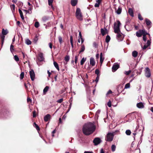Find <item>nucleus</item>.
<instances>
[{
    "instance_id": "obj_18",
    "label": "nucleus",
    "mask_w": 153,
    "mask_h": 153,
    "mask_svg": "<svg viewBox=\"0 0 153 153\" xmlns=\"http://www.w3.org/2000/svg\"><path fill=\"white\" fill-rule=\"evenodd\" d=\"M128 13L131 16H134V13L132 9L131 8H129L128 10Z\"/></svg>"
},
{
    "instance_id": "obj_60",
    "label": "nucleus",
    "mask_w": 153,
    "mask_h": 153,
    "mask_svg": "<svg viewBox=\"0 0 153 153\" xmlns=\"http://www.w3.org/2000/svg\"><path fill=\"white\" fill-rule=\"evenodd\" d=\"M112 93V92L111 91V90H109L107 92V93L106 94V95H108V94H111Z\"/></svg>"
},
{
    "instance_id": "obj_59",
    "label": "nucleus",
    "mask_w": 153,
    "mask_h": 153,
    "mask_svg": "<svg viewBox=\"0 0 153 153\" xmlns=\"http://www.w3.org/2000/svg\"><path fill=\"white\" fill-rule=\"evenodd\" d=\"M79 39H81L82 38V36L81 32L80 31L79 32Z\"/></svg>"
},
{
    "instance_id": "obj_40",
    "label": "nucleus",
    "mask_w": 153,
    "mask_h": 153,
    "mask_svg": "<svg viewBox=\"0 0 153 153\" xmlns=\"http://www.w3.org/2000/svg\"><path fill=\"white\" fill-rule=\"evenodd\" d=\"M58 39L60 44H61L63 42L62 38L61 36H59L58 37Z\"/></svg>"
},
{
    "instance_id": "obj_48",
    "label": "nucleus",
    "mask_w": 153,
    "mask_h": 153,
    "mask_svg": "<svg viewBox=\"0 0 153 153\" xmlns=\"http://www.w3.org/2000/svg\"><path fill=\"white\" fill-rule=\"evenodd\" d=\"M14 58L15 60L17 62L19 61V59L17 55H15L14 56Z\"/></svg>"
},
{
    "instance_id": "obj_5",
    "label": "nucleus",
    "mask_w": 153,
    "mask_h": 153,
    "mask_svg": "<svg viewBox=\"0 0 153 153\" xmlns=\"http://www.w3.org/2000/svg\"><path fill=\"white\" fill-rule=\"evenodd\" d=\"M44 58L43 56V53H40L38 54V56L37 58V59L38 61L40 62H42L44 61Z\"/></svg>"
},
{
    "instance_id": "obj_14",
    "label": "nucleus",
    "mask_w": 153,
    "mask_h": 153,
    "mask_svg": "<svg viewBox=\"0 0 153 153\" xmlns=\"http://www.w3.org/2000/svg\"><path fill=\"white\" fill-rule=\"evenodd\" d=\"M102 0H96L97 3L94 5V7H99L100 5L102 3Z\"/></svg>"
},
{
    "instance_id": "obj_3",
    "label": "nucleus",
    "mask_w": 153,
    "mask_h": 153,
    "mask_svg": "<svg viewBox=\"0 0 153 153\" xmlns=\"http://www.w3.org/2000/svg\"><path fill=\"white\" fill-rule=\"evenodd\" d=\"M114 134L111 133H108L107 135L105 140L107 141H111L113 139Z\"/></svg>"
},
{
    "instance_id": "obj_32",
    "label": "nucleus",
    "mask_w": 153,
    "mask_h": 153,
    "mask_svg": "<svg viewBox=\"0 0 153 153\" xmlns=\"http://www.w3.org/2000/svg\"><path fill=\"white\" fill-rule=\"evenodd\" d=\"M86 58H85L84 57H83L82 59L80 61V65H82L84 63L85 61H86Z\"/></svg>"
},
{
    "instance_id": "obj_62",
    "label": "nucleus",
    "mask_w": 153,
    "mask_h": 153,
    "mask_svg": "<svg viewBox=\"0 0 153 153\" xmlns=\"http://www.w3.org/2000/svg\"><path fill=\"white\" fill-rule=\"evenodd\" d=\"M120 88L121 89L122 88V89L123 88V87L122 86H120V85H119V86H118V90H117V91H118V92H120V91H119V89Z\"/></svg>"
},
{
    "instance_id": "obj_57",
    "label": "nucleus",
    "mask_w": 153,
    "mask_h": 153,
    "mask_svg": "<svg viewBox=\"0 0 153 153\" xmlns=\"http://www.w3.org/2000/svg\"><path fill=\"white\" fill-rule=\"evenodd\" d=\"M78 56H75V62L76 64L77 63V61L78 60Z\"/></svg>"
},
{
    "instance_id": "obj_36",
    "label": "nucleus",
    "mask_w": 153,
    "mask_h": 153,
    "mask_svg": "<svg viewBox=\"0 0 153 153\" xmlns=\"http://www.w3.org/2000/svg\"><path fill=\"white\" fill-rule=\"evenodd\" d=\"M100 71L98 69H96L95 73L97 75V76H100Z\"/></svg>"
},
{
    "instance_id": "obj_1",
    "label": "nucleus",
    "mask_w": 153,
    "mask_h": 153,
    "mask_svg": "<svg viewBox=\"0 0 153 153\" xmlns=\"http://www.w3.org/2000/svg\"><path fill=\"white\" fill-rule=\"evenodd\" d=\"M95 130L94 125L91 123L85 124L82 129L83 133L85 135H89L92 134Z\"/></svg>"
},
{
    "instance_id": "obj_43",
    "label": "nucleus",
    "mask_w": 153,
    "mask_h": 153,
    "mask_svg": "<svg viewBox=\"0 0 153 153\" xmlns=\"http://www.w3.org/2000/svg\"><path fill=\"white\" fill-rule=\"evenodd\" d=\"M0 36L1 37V42H4V40L5 37V36H2V35H0Z\"/></svg>"
},
{
    "instance_id": "obj_39",
    "label": "nucleus",
    "mask_w": 153,
    "mask_h": 153,
    "mask_svg": "<svg viewBox=\"0 0 153 153\" xmlns=\"http://www.w3.org/2000/svg\"><path fill=\"white\" fill-rule=\"evenodd\" d=\"M131 132L130 130H127L126 131V133L128 135H130L131 134Z\"/></svg>"
},
{
    "instance_id": "obj_64",
    "label": "nucleus",
    "mask_w": 153,
    "mask_h": 153,
    "mask_svg": "<svg viewBox=\"0 0 153 153\" xmlns=\"http://www.w3.org/2000/svg\"><path fill=\"white\" fill-rule=\"evenodd\" d=\"M49 47L51 49H52V45L51 43L50 42L49 43Z\"/></svg>"
},
{
    "instance_id": "obj_4",
    "label": "nucleus",
    "mask_w": 153,
    "mask_h": 153,
    "mask_svg": "<svg viewBox=\"0 0 153 153\" xmlns=\"http://www.w3.org/2000/svg\"><path fill=\"white\" fill-rule=\"evenodd\" d=\"M145 72V76L147 78L150 77L151 76V73L150 69L149 68H146Z\"/></svg>"
},
{
    "instance_id": "obj_10",
    "label": "nucleus",
    "mask_w": 153,
    "mask_h": 153,
    "mask_svg": "<svg viewBox=\"0 0 153 153\" xmlns=\"http://www.w3.org/2000/svg\"><path fill=\"white\" fill-rule=\"evenodd\" d=\"M144 30H139L138 31L136 32V36L138 37H140L142 35H143V34L144 33Z\"/></svg>"
},
{
    "instance_id": "obj_11",
    "label": "nucleus",
    "mask_w": 153,
    "mask_h": 153,
    "mask_svg": "<svg viewBox=\"0 0 153 153\" xmlns=\"http://www.w3.org/2000/svg\"><path fill=\"white\" fill-rule=\"evenodd\" d=\"M108 32L107 29L105 28H104V29L103 28L101 29V32L102 36H104L106 34H108Z\"/></svg>"
},
{
    "instance_id": "obj_34",
    "label": "nucleus",
    "mask_w": 153,
    "mask_h": 153,
    "mask_svg": "<svg viewBox=\"0 0 153 153\" xmlns=\"http://www.w3.org/2000/svg\"><path fill=\"white\" fill-rule=\"evenodd\" d=\"M70 59V57L69 56H66L64 58L66 62L67 63L68 61H69Z\"/></svg>"
},
{
    "instance_id": "obj_51",
    "label": "nucleus",
    "mask_w": 153,
    "mask_h": 153,
    "mask_svg": "<svg viewBox=\"0 0 153 153\" xmlns=\"http://www.w3.org/2000/svg\"><path fill=\"white\" fill-rule=\"evenodd\" d=\"M63 101V98H61V99H60L57 100V101L56 102L59 103H61Z\"/></svg>"
},
{
    "instance_id": "obj_63",
    "label": "nucleus",
    "mask_w": 153,
    "mask_h": 153,
    "mask_svg": "<svg viewBox=\"0 0 153 153\" xmlns=\"http://www.w3.org/2000/svg\"><path fill=\"white\" fill-rule=\"evenodd\" d=\"M148 47V46L146 45H144L143 47V50H145L146 49L147 47Z\"/></svg>"
},
{
    "instance_id": "obj_50",
    "label": "nucleus",
    "mask_w": 153,
    "mask_h": 153,
    "mask_svg": "<svg viewBox=\"0 0 153 153\" xmlns=\"http://www.w3.org/2000/svg\"><path fill=\"white\" fill-rule=\"evenodd\" d=\"M150 40H151V39H150ZM151 44V42L150 40H148L147 41V42L146 43V45L147 46L149 47V46Z\"/></svg>"
},
{
    "instance_id": "obj_9",
    "label": "nucleus",
    "mask_w": 153,
    "mask_h": 153,
    "mask_svg": "<svg viewBox=\"0 0 153 153\" xmlns=\"http://www.w3.org/2000/svg\"><path fill=\"white\" fill-rule=\"evenodd\" d=\"M29 74L31 80L33 81L35 77V74L33 69H31L29 72Z\"/></svg>"
},
{
    "instance_id": "obj_6",
    "label": "nucleus",
    "mask_w": 153,
    "mask_h": 153,
    "mask_svg": "<svg viewBox=\"0 0 153 153\" xmlns=\"http://www.w3.org/2000/svg\"><path fill=\"white\" fill-rule=\"evenodd\" d=\"M101 140L99 137L95 138L93 140V143L95 145H97L101 142Z\"/></svg>"
},
{
    "instance_id": "obj_61",
    "label": "nucleus",
    "mask_w": 153,
    "mask_h": 153,
    "mask_svg": "<svg viewBox=\"0 0 153 153\" xmlns=\"http://www.w3.org/2000/svg\"><path fill=\"white\" fill-rule=\"evenodd\" d=\"M27 102H31V100L30 97H27Z\"/></svg>"
},
{
    "instance_id": "obj_27",
    "label": "nucleus",
    "mask_w": 153,
    "mask_h": 153,
    "mask_svg": "<svg viewBox=\"0 0 153 153\" xmlns=\"http://www.w3.org/2000/svg\"><path fill=\"white\" fill-rule=\"evenodd\" d=\"M53 65L56 68L58 71H59V65L58 63L55 61H54L53 62Z\"/></svg>"
},
{
    "instance_id": "obj_35",
    "label": "nucleus",
    "mask_w": 153,
    "mask_h": 153,
    "mask_svg": "<svg viewBox=\"0 0 153 153\" xmlns=\"http://www.w3.org/2000/svg\"><path fill=\"white\" fill-rule=\"evenodd\" d=\"M116 146L114 145H112L111 147V150L112 152H114L115 150Z\"/></svg>"
},
{
    "instance_id": "obj_22",
    "label": "nucleus",
    "mask_w": 153,
    "mask_h": 153,
    "mask_svg": "<svg viewBox=\"0 0 153 153\" xmlns=\"http://www.w3.org/2000/svg\"><path fill=\"white\" fill-rule=\"evenodd\" d=\"M8 33V32L7 30H5L4 28L2 29V36L6 35Z\"/></svg>"
},
{
    "instance_id": "obj_41",
    "label": "nucleus",
    "mask_w": 153,
    "mask_h": 153,
    "mask_svg": "<svg viewBox=\"0 0 153 153\" xmlns=\"http://www.w3.org/2000/svg\"><path fill=\"white\" fill-rule=\"evenodd\" d=\"M24 76V72H22L20 75V79H22Z\"/></svg>"
},
{
    "instance_id": "obj_7",
    "label": "nucleus",
    "mask_w": 153,
    "mask_h": 153,
    "mask_svg": "<svg viewBox=\"0 0 153 153\" xmlns=\"http://www.w3.org/2000/svg\"><path fill=\"white\" fill-rule=\"evenodd\" d=\"M145 22L148 29H149L152 27V22L149 19H145Z\"/></svg>"
},
{
    "instance_id": "obj_42",
    "label": "nucleus",
    "mask_w": 153,
    "mask_h": 153,
    "mask_svg": "<svg viewBox=\"0 0 153 153\" xmlns=\"http://www.w3.org/2000/svg\"><path fill=\"white\" fill-rule=\"evenodd\" d=\"M39 24L38 22H36L34 24V26L36 28H38L39 27Z\"/></svg>"
},
{
    "instance_id": "obj_52",
    "label": "nucleus",
    "mask_w": 153,
    "mask_h": 153,
    "mask_svg": "<svg viewBox=\"0 0 153 153\" xmlns=\"http://www.w3.org/2000/svg\"><path fill=\"white\" fill-rule=\"evenodd\" d=\"M107 105L109 107H111V103L110 100H109L108 102Z\"/></svg>"
},
{
    "instance_id": "obj_58",
    "label": "nucleus",
    "mask_w": 153,
    "mask_h": 153,
    "mask_svg": "<svg viewBox=\"0 0 153 153\" xmlns=\"http://www.w3.org/2000/svg\"><path fill=\"white\" fill-rule=\"evenodd\" d=\"M143 39L146 42V37L145 35H143Z\"/></svg>"
},
{
    "instance_id": "obj_19",
    "label": "nucleus",
    "mask_w": 153,
    "mask_h": 153,
    "mask_svg": "<svg viewBox=\"0 0 153 153\" xmlns=\"http://www.w3.org/2000/svg\"><path fill=\"white\" fill-rule=\"evenodd\" d=\"M85 49V47L84 44L81 45V48L80 51H79V54L83 52L84 51Z\"/></svg>"
},
{
    "instance_id": "obj_53",
    "label": "nucleus",
    "mask_w": 153,
    "mask_h": 153,
    "mask_svg": "<svg viewBox=\"0 0 153 153\" xmlns=\"http://www.w3.org/2000/svg\"><path fill=\"white\" fill-rule=\"evenodd\" d=\"M143 30H144V33L143 34V35H145V36H146V35H149V33H147V32H146L144 30V29H143Z\"/></svg>"
},
{
    "instance_id": "obj_25",
    "label": "nucleus",
    "mask_w": 153,
    "mask_h": 153,
    "mask_svg": "<svg viewBox=\"0 0 153 153\" xmlns=\"http://www.w3.org/2000/svg\"><path fill=\"white\" fill-rule=\"evenodd\" d=\"M104 59V58H103V55H102V53H101L100 54V62L101 64H102L103 60Z\"/></svg>"
},
{
    "instance_id": "obj_8",
    "label": "nucleus",
    "mask_w": 153,
    "mask_h": 153,
    "mask_svg": "<svg viewBox=\"0 0 153 153\" xmlns=\"http://www.w3.org/2000/svg\"><path fill=\"white\" fill-rule=\"evenodd\" d=\"M120 68V65L118 63H115L112 66V70L113 72L115 71Z\"/></svg>"
},
{
    "instance_id": "obj_55",
    "label": "nucleus",
    "mask_w": 153,
    "mask_h": 153,
    "mask_svg": "<svg viewBox=\"0 0 153 153\" xmlns=\"http://www.w3.org/2000/svg\"><path fill=\"white\" fill-rule=\"evenodd\" d=\"M131 72V70H129V71H126L125 74L127 75H129Z\"/></svg>"
},
{
    "instance_id": "obj_49",
    "label": "nucleus",
    "mask_w": 153,
    "mask_h": 153,
    "mask_svg": "<svg viewBox=\"0 0 153 153\" xmlns=\"http://www.w3.org/2000/svg\"><path fill=\"white\" fill-rule=\"evenodd\" d=\"M93 45L94 47H95L96 48H97L98 47V45L96 43V42H94L93 43Z\"/></svg>"
},
{
    "instance_id": "obj_54",
    "label": "nucleus",
    "mask_w": 153,
    "mask_h": 153,
    "mask_svg": "<svg viewBox=\"0 0 153 153\" xmlns=\"http://www.w3.org/2000/svg\"><path fill=\"white\" fill-rule=\"evenodd\" d=\"M33 117H36V111H35L33 112Z\"/></svg>"
},
{
    "instance_id": "obj_23",
    "label": "nucleus",
    "mask_w": 153,
    "mask_h": 153,
    "mask_svg": "<svg viewBox=\"0 0 153 153\" xmlns=\"http://www.w3.org/2000/svg\"><path fill=\"white\" fill-rule=\"evenodd\" d=\"M114 32L116 33H118L121 32L120 28L114 27Z\"/></svg>"
},
{
    "instance_id": "obj_17",
    "label": "nucleus",
    "mask_w": 153,
    "mask_h": 153,
    "mask_svg": "<svg viewBox=\"0 0 153 153\" xmlns=\"http://www.w3.org/2000/svg\"><path fill=\"white\" fill-rule=\"evenodd\" d=\"M117 25H116V23L115 22L114 24V27L120 28V26L121 24L120 21L119 20L117 21Z\"/></svg>"
},
{
    "instance_id": "obj_31",
    "label": "nucleus",
    "mask_w": 153,
    "mask_h": 153,
    "mask_svg": "<svg viewBox=\"0 0 153 153\" xmlns=\"http://www.w3.org/2000/svg\"><path fill=\"white\" fill-rule=\"evenodd\" d=\"M70 43L71 44V45L72 48H73L74 47L73 44V38L72 36H70Z\"/></svg>"
},
{
    "instance_id": "obj_12",
    "label": "nucleus",
    "mask_w": 153,
    "mask_h": 153,
    "mask_svg": "<svg viewBox=\"0 0 153 153\" xmlns=\"http://www.w3.org/2000/svg\"><path fill=\"white\" fill-rule=\"evenodd\" d=\"M123 35V34L121 32L117 33V37L118 40L121 41L123 39V37L122 36Z\"/></svg>"
},
{
    "instance_id": "obj_16",
    "label": "nucleus",
    "mask_w": 153,
    "mask_h": 153,
    "mask_svg": "<svg viewBox=\"0 0 153 153\" xmlns=\"http://www.w3.org/2000/svg\"><path fill=\"white\" fill-rule=\"evenodd\" d=\"M78 0H71V3L73 6H75L77 4Z\"/></svg>"
},
{
    "instance_id": "obj_28",
    "label": "nucleus",
    "mask_w": 153,
    "mask_h": 153,
    "mask_svg": "<svg viewBox=\"0 0 153 153\" xmlns=\"http://www.w3.org/2000/svg\"><path fill=\"white\" fill-rule=\"evenodd\" d=\"M122 9V8L120 7H119L117 10L116 11V12L118 14H120L121 13Z\"/></svg>"
},
{
    "instance_id": "obj_38",
    "label": "nucleus",
    "mask_w": 153,
    "mask_h": 153,
    "mask_svg": "<svg viewBox=\"0 0 153 153\" xmlns=\"http://www.w3.org/2000/svg\"><path fill=\"white\" fill-rule=\"evenodd\" d=\"M11 8L13 11L14 12L15 10V5L14 4H13L10 5Z\"/></svg>"
},
{
    "instance_id": "obj_46",
    "label": "nucleus",
    "mask_w": 153,
    "mask_h": 153,
    "mask_svg": "<svg viewBox=\"0 0 153 153\" xmlns=\"http://www.w3.org/2000/svg\"><path fill=\"white\" fill-rule=\"evenodd\" d=\"M130 87V84L129 83H127L126 84L124 88L125 89H127L128 88Z\"/></svg>"
},
{
    "instance_id": "obj_15",
    "label": "nucleus",
    "mask_w": 153,
    "mask_h": 153,
    "mask_svg": "<svg viewBox=\"0 0 153 153\" xmlns=\"http://www.w3.org/2000/svg\"><path fill=\"white\" fill-rule=\"evenodd\" d=\"M90 64L92 66H94L95 64V62L94 58L93 57H91L90 59Z\"/></svg>"
},
{
    "instance_id": "obj_56",
    "label": "nucleus",
    "mask_w": 153,
    "mask_h": 153,
    "mask_svg": "<svg viewBox=\"0 0 153 153\" xmlns=\"http://www.w3.org/2000/svg\"><path fill=\"white\" fill-rule=\"evenodd\" d=\"M99 76H97L95 80V81L96 82H98L99 79Z\"/></svg>"
},
{
    "instance_id": "obj_2",
    "label": "nucleus",
    "mask_w": 153,
    "mask_h": 153,
    "mask_svg": "<svg viewBox=\"0 0 153 153\" xmlns=\"http://www.w3.org/2000/svg\"><path fill=\"white\" fill-rule=\"evenodd\" d=\"M76 18L80 21L83 20V16L81 11L80 9L77 8L76 12Z\"/></svg>"
},
{
    "instance_id": "obj_37",
    "label": "nucleus",
    "mask_w": 153,
    "mask_h": 153,
    "mask_svg": "<svg viewBox=\"0 0 153 153\" xmlns=\"http://www.w3.org/2000/svg\"><path fill=\"white\" fill-rule=\"evenodd\" d=\"M53 0H48V3L49 6H51V7H53L52 5V3L53 2Z\"/></svg>"
},
{
    "instance_id": "obj_47",
    "label": "nucleus",
    "mask_w": 153,
    "mask_h": 153,
    "mask_svg": "<svg viewBox=\"0 0 153 153\" xmlns=\"http://www.w3.org/2000/svg\"><path fill=\"white\" fill-rule=\"evenodd\" d=\"M138 18L140 20H143V18L140 13H139L138 15Z\"/></svg>"
},
{
    "instance_id": "obj_33",
    "label": "nucleus",
    "mask_w": 153,
    "mask_h": 153,
    "mask_svg": "<svg viewBox=\"0 0 153 153\" xmlns=\"http://www.w3.org/2000/svg\"><path fill=\"white\" fill-rule=\"evenodd\" d=\"M25 42L28 45H30L31 44V41L28 39H27L25 40Z\"/></svg>"
},
{
    "instance_id": "obj_13",
    "label": "nucleus",
    "mask_w": 153,
    "mask_h": 153,
    "mask_svg": "<svg viewBox=\"0 0 153 153\" xmlns=\"http://www.w3.org/2000/svg\"><path fill=\"white\" fill-rule=\"evenodd\" d=\"M51 117V116L50 114H47L44 117V120L45 122L48 121Z\"/></svg>"
},
{
    "instance_id": "obj_45",
    "label": "nucleus",
    "mask_w": 153,
    "mask_h": 153,
    "mask_svg": "<svg viewBox=\"0 0 153 153\" xmlns=\"http://www.w3.org/2000/svg\"><path fill=\"white\" fill-rule=\"evenodd\" d=\"M14 50V46L11 45L10 46V51L11 52H13Z\"/></svg>"
},
{
    "instance_id": "obj_20",
    "label": "nucleus",
    "mask_w": 153,
    "mask_h": 153,
    "mask_svg": "<svg viewBox=\"0 0 153 153\" xmlns=\"http://www.w3.org/2000/svg\"><path fill=\"white\" fill-rule=\"evenodd\" d=\"M137 107L139 108H143L144 107V105L142 102H140L137 104Z\"/></svg>"
},
{
    "instance_id": "obj_21",
    "label": "nucleus",
    "mask_w": 153,
    "mask_h": 153,
    "mask_svg": "<svg viewBox=\"0 0 153 153\" xmlns=\"http://www.w3.org/2000/svg\"><path fill=\"white\" fill-rule=\"evenodd\" d=\"M49 87L48 86H46L44 89L43 90V93L44 94H46L48 90Z\"/></svg>"
},
{
    "instance_id": "obj_26",
    "label": "nucleus",
    "mask_w": 153,
    "mask_h": 153,
    "mask_svg": "<svg viewBox=\"0 0 153 153\" xmlns=\"http://www.w3.org/2000/svg\"><path fill=\"white\" fill-rule=\"evenodd\" d=\"M33 125V126L36 128L37 131H38L40 130V128L35 123H34Z\"/></svg>"
},
{
    "instance_id": "obj_44",
    "label": "nucleus",
    "mask_w": 153,
    "mask_h": 153,
    "mask_svg": "<svg viewBox=\"0 0 153 153\" xmlns=\"http://www.w3.org/2000/svg\"><path fill=\"white\" fill-rule=\"evenodd\" d=\"M49 17L46 16H44L42 18V20L44 21H45L48 19Z\"/></svg>"
},
{
    "instance_id": "obj_24",
    "label": "nucleus",
    "mask_w": 153,
    "mask_h": 153,
    "mask_svg": "<svg viewBox=\"0 0 153 153\" xmlns=\"http://www.w3.org/2000/svg\"><path fill=\"white\" fill-rule=\"evenodd\" d=\"M19 13L22 19V20H24V16L23 15V14L22 13V11L20 9V8H19Z\"/></svg>"
},
{
    "instance_id": "obj_30",
    "label": "nucleus",
    "mask_w": 153,
    "mask_h": 153,
    "mask_svg": "<svg viewBox=\"0 0 153 153\" xmlns=\"http://www.w3.org/2000/svg\"><path fill=\"white\" fill-rule=\"evenodd\" d=\"M110 39L111 38L110 36L108 35H107L105 39L106 42L108 43L110 41Z\"/></svg>"
},
{
    "instance_id": "obj_29",
    "label": "nucleus",
    "mask_w": 153,
    "mask_h": 153,
    "mask_svg": "<svg viewBox=\"0 0 153 153\" xmlns=\"http://www.w3.org/2000/svg\"><path fill=\"white\" fill-rule=\"evenodd\" d=\"M138 54L137 52L136 51H134L132 53V55L134 57H136Z\"/></svg>"
}]
</instances>
